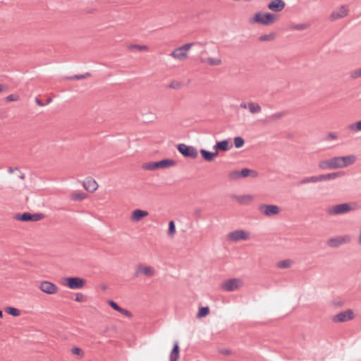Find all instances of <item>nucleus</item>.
<instances>
[{
	"mask_svg": "<svg viewBox=\"0 0 361 361\" xmlns=\"http://www.w3.org/2000/svg\"><path fill=\"white\" fill-rule=\"evenodd\" d=\"M207 62L210 66H218L221 63V60L217 58H208Z\"/></svg>",
	"mask_w": 361,
	"mask_h": 361,
	"instance_id": "41",
	"label": "nucleus"
},
{
	"mask_svg": "<svg viewBox=\"0 0 361 361\" xmlns=\"http://www.w3.org/2000/svg\"><path fill=\"white\" fill-rule=\"evenodd\" d=\"M276 35L274 33L262 35L259 37L261 42L272 41L275 39Z\"/></svg>",
	"mask_w": 361,
	"mask_h": 361,
	"instance_id": "33",
	"label": "nucleus"
},
{
	"mask_svg": "<svg viewBox=\"0 0 361 361\" xmlns=\"http://www.w3.org/2000/svg\"><path fill=\"white\" fill-rule=\"evenodd\" d=\"M5 311L7 314H8L13 317H18L20 314V310L13 307H7L5 309Z\"/></svg>",
	"mask_w": 361,
	"mask_h": 361,
	"instance_id": "30",
	"label": "nucleus"
},
{
	"mask_svg": "<svg viewBox=\"0 0 361 361\" xmlns=\"http://www.w3.org/2000/svg\"><path fill=\"white\" fill-rule=\"evenodd\" d=\"M76 302H85L86 301V297L81 293H76L75 299Z\"/></svg>",
	"mask_w": 361,
	"mask_h": 361,
	"instance_id": "46",
	"label": "nucleus"
},
{
	"mask_svg": "<svg viewBox=\"0 0 361 361\" xmlns=\"http://www.w3.org/2000/svg\"><path fill=\"white\" fill-rule=\"evenodd\" d=\"M3 317V312L0 310V318Z\"/></svg>",
	"mask_w": 361,
	"mask_h": 361,
	"instance_id": "60",
	"label": "nucleus"
},
{
	"mask_svg": "<svg viewBox=\"0 0 361 361\" xmlns=\"http://www.w3.org/2000/svg\"><path fill=\"white\" fill-rule=\"evenodd\" d=\"M318 166L319 169L323 170L334 169L331 159L319 161Z\"/></svg>",
	"mask_w": 361,
	"mask_h": 361,
	"instance_id": "26",
	"label": "nucleus"
},
{
	"mask_svg": "<svg viewBox=\"0 0 361 361\" xmlns=\"http://www.w3.org/2000/svg\"><path fill=\"white\" fill-rule=\"evenodd\" d=\"M286 6V4L283 0H272L269 3L267 7L269 10L279 12L281 11Z\"/></svg>",
	"mask_w": 361,
	"mask_h": 361,
	"instance_id": "16",
	"label": "nucleus"
},
{
	"mask_svg": "<svg viewBox=\"0 0 361 361\" xmlns=\"http://www.w3.org/2000/svg\"><path fill=\"white\" fill-rule=\"evenodd\" d=\"M85 280L80 277L71 276L65 279V286L71 289H80L85 285Z\"/></svg>",
	"mask_w": 361,
	"mask_h": 361,
	"instance_id": "7",
	"label": "nucleus"
},
{
	"mask_svg": "<svg viewBox=\"0 0 361 361\" xmlns=\"http://www.w3.org/2000/svg\"><path fill=\"white\" fill-rule=\"evenodd\" d=\"M19 97L17 95L10 94L6 97V99L7 102H13L18 100Z\"/></svg>",
	"mask_w": 361,
	"mask_h": 361,
	"instance_id": "52",
	"label": "nucleus"
},
{
	"mask_svg": "<svg viewBox=\"0 0 361 361\" xmlns=\"http://www.w3.org/2000/svg\"><path fill=\"white\" fill-rule=\"evenodd\" d=\"M89 76H90V73H85L84 74L74 75L73 76L68 78V79H69V80H82V79H85Z\"/></svg>",
	"mask_w": 361,
	"mask_h": 361,
	"instance_id": "37",
	"label": "nucleus"
},
{
	"mask_svg": "<svg viewBox=\"0 0 361 361\" xmlns=\"http://www.w3.org/2000/svg\"><path fill=\"white\" fill-rule=\"evenodd\" d=\"M200 152L202 158L207 161H212L218 155V152L216 150L214 152H209L207 149H201Z\"/></svg>",
	"mask_w": 361,
	"mask_h": 361,
	"instance_id": "20",
	"label": "nucleus"
},
{
	"mask_svg": "<svg viewBox=\"0 0 361 361\" xmlns=\"http://www.w3.org/2000/svg\"><path fill=\"white\" fill-rule=\"evenodd\" d=\"M235 197L240 204H244L246 201L251 200L252 198L250 195L235 196Z\"/></svg>",
	"mask_w": 361,
	"mask_h": 361,
	"instance_id": "39",
	"label": "nucleus"
},
{
	"mask_svg": "<svg viewBox=\"0 0 361 361\" xmlns=\"http://www.w3.org/2000/svg\"><path fill=\"white\" fill-rule=\"evenodd\" d=\"M197 44H200V45H204V44H202L200 42H197Z\"/></svg>",
	"mask_w": 361,
	"mask_h": 361,
	"instance_id": "62",
	"label": "nucleus"
},
{
	"mask_svg": "<svg viewBox=\"0 0 361 361\" xmlns=\"http://www.w3.org/2000/svg\"><path fill=\"white\" fill-rule=\"evenodd\" d=\"M19 178L22 180L25 179V174L23 173H20Z\"/></svg>",
	"mask_w": 361,
	"mask_h": 361,
	"instance_id": "58",
	"label": "nucleus"
},
{
	"mask_svg": "<svg viewBox=\"0 0 361 361\" xmlns=\"http://www.w3.org/2000/svg\"><path fill=\"white\" fill-rule=\"evenodd\" d=\"M39 288L42 292L49 295L56 293L58 290V287L54 283L48 281H42Z\"/></svg>",
	"mask_w": 361,
	"mask_h": 361,
	"instance_id": "12",
	"label": "nucleus"
},
{
	"mask_svg": "<svg viewBox=\"0 0 361 361\" xmlns=\"http://www.w3.org/2000/svg\"><path fill=\"white\" fill-rule=\"evenodd\" d=\"M179 354H180V348H179L178 341H176L173 343L172 350L171 351V353L169 355V360L170 361H178V358H179Z\"/></svg>",
	"mask_w": 361,
	"mask_h": 361,
	"instance_id": "22",
	"label": "nucleus"
},
{
	"mask_svg": "<svg viewBox=\"0 0 361 361\" xmlns=\"http://www.w3.org/2000/svg\"><path fill=\"white\" fill-rule=\"evenodd\" d=\"M359 77H361V68L354 71L351 73V78H357Z\"/></svg>",
	"mask_w": 361,
	"mask_h": 361,
	"instance_id": "49",
	"label": "nucleus"
},
{
	"mask_svg": "<svg viewBox=\"0 0 361 361\" xmlns=\"http://www.w3.org/2000/svg\"><path fill=\"white\" fill-rule=\"evenodd\" d=\"M35 102L36 104L39 106H45V104L43 103L39 99H38L37 97L35 98Z\"/></svg>",
	"mask_w": 361,
	"mask_h": 361,
	"instance_id": "54",
	"label": "nucleus"
},
{
	"mask_svg": "<svg viewBox=\"0 0 361 361\" xmlns=\"http://www.w3.org/2000/svg\"><path fill=\"white\" fill-rule=\"evenodd\" d=\"M173 58L176 59H178L180 61L184 60L188 57L187 52H184V51L181 49V47H178L175 49L171 54Z\"/></svg>",
	"mask_w": 361,
	"mask_h": 361,
	"instance_id": "21",
	"label": "nucleus"
},
{
	"mask_svg": "<svg viewBox=\"0 0 361 361\" xmlns=\"http://www.w3.org/2000/svg\"><path fill=\"white\" fill-rule=\"evenodd\" d=\"M291 263L292 262L290 259L281 260L277 263V267L280 269H286L290 267Z\"/></svg>",
	"mask_w": 361,
	"mask_h": 361,
	"instance_id": "35",
	"label": "nucleus"
},
{
	"mask_svg": "<svg viewBox=\"0 0 361 361\" xmlns=\"http://www.w3.org/2000/svg\"><path fill=\"white\" fill-rule=\"evenodd\" d=\"M239 172L240 178H245L248 176L255 178L258 176V173L256 171L251 170L247 168L243 169L241 171H239Z\"/></svg>",
	"mask_w": 361,
	"mask_h": 361,
	"instance_id": "25",
	"label": "nucleus"
},
{
	"mask_svg": "<svg viewBox=\"0 0 361 361\" xmlns=\"http://www.w3.org/2000/svg\"><path fill=\"white\" fill-rule=\"evenodd\" d=\"M344 174L343 172L341 171H337V172H332L330 173L326 174H321L319 175V181H326L329 180L336 179L337 178H339L342 176Z\"/></svg>",
	"mask_w": 361,
	"mask_h": 361,
	"instance_id": "18",
	"label": "nucleus"
},
{
	"mask_svg": "<svg viewBox=\"0 0 361 361\" xmlns=\"http://www.w3.org/2000/svg\"><path fill=\"white\" fill-rule=\"evenodd\" d=\"M201 212H202V211H201V209H200L197 208V209H195V215H196L197 217H199V216H200V214H201Z\"/></svg>",
	"mask_w": 361,
	"mask_h": 361,
	"instance_id": "55",
	"label": "nucleus"
},
{
	"mask_svg": "<svg viewBox=\"0 0 361 361\" xmlns=\"http://www.w3.org/2000/svg\"><path fill=\"white\" fill-rule=\"evenodd\" d=\"M176 233V225L173 221H170L169 223L168 235L173 236Z\"/></svg>",
	"mask_w": 361,
	"mask_h": 361,
	"instance_id": "40",
	"label": "nucleus"
},
{
	"mask_svg": "<svg viewBox=\"0 0 361 361\" xmlns=\"http://www.w3.org/2000/svg\"><path fill=\"white\" fill-rule=\"evenodd\" d=\"M354 209H355V203L346 202L330 207L326 209V212L330 216H336L348 214Z\"/></svg>",
	"mask_w": 361,
	"mask_h": 361,
	"instance_id": "1",
	"label": "nucleus"
},
{
	"mask_svg": "<svg viewBox=\"0 0 361 361\" xmlns=\"http://www.w3.org/2000/svg\"><path fill=\"white\" fill-rule=\"evenodd\" d=\"M233 147V145L230 143L228 140H223L216 143L213 146V149L218 153L219 151L226 152Z\"/></svg>",
	"mask_w": 361,
	"mask_h": 361,
	"instance_id": "15",
	"label": "nucleus"
},
{
	"mask_svg": "<svg viewBox=\"0 0 361 361\" xmlns=\"http://www.w3.org/2000/svg\"><path fill=\"white\" fill-rule=\"evenodd\" d=\"M331 159L334 169L342 168L341 157H335L331 158Z\"/></svg>",
	"mask_w": 361,
	"mask_h": 361,
	"instance_id": "31",
	"label": "nucleus"
},
{
	"mask_svg": "<svg viewBox=\"0 0 361 361\" xmlns=\"http://www.w3.org/2000/svg\"><path fill=\"white\" fill-rule=\"evenodd\" d=\"M219 352L224 355H229L231 353V350L228 349H220Z\"/></svg>",
	"mask_w": 361,
	"mask_h": 361,
	"instance_id": "53",
	"label": "nucleus"
},
{
	"mask_svg": "<svg viewBox=\"0 0 361 361\" xmlns=\"http://www.w3.org/2000/svg\"><path fill=\"white\" fill-rule=\"evenodd\" d=\"M71 351L75 355H83V351L80 348H78V347L73 348Z\"/></svg>",
	"mask_w": 361,
	"mask_h": 361,
	"instance_id": "51",
	"label": "nucleus"
},
{
	"mask_svg": "<svg viewBox=\"0 0 361 361\" xmlns=\"http://www.w3.org/2000/svg\"><path fill=\"white\" fill-rule=\"evenodd\" d=\"M348 8L345 6H341L338 11H334L330 16L331 20H335L345 16L348 14Z\"/></svg>",
	"mask_w": 361,
	"mask_h": 361,
	"instance_id": "17",
	"label": "nucleus"
},
{
	"mask_svg": "<svg viewBox=\"0 0 361 361\" xmlns=\"http://www.w3.org/2000/svg\"><path fill=\"white\" fill-rule=\"evenodd\" d=\"M319 181V176H312L310 177H305L300 180L298 183V185H304L310 183H317Z\"/></svg>",
	"mask_w": 361,
	"mask_h": 361,
	"instance_id": "27",
	"label": "nucleus"
},
{
	"mask_svg": "<svg viewBox=\"0 0 361 361\" xmlns=\"http://www.w3.org/2000/svg\"><path fill=\"white\" fill-rule=\"evenodd\" d=\"M341 159L342 168H345L353 164L356 160V157L354 155L341 157Z\"/></svg>",
	"mask_w": 361,
	"mask_h": 361,
	"instance_id": "24",
	"label": "nucleus"
},
{
	"mask_svg": "<svg viewBox=\"0 0 361 361\" xmlns=\"http://www.w3.org/2000/svg\"><path fill=\"white\" fill-rule=\"evenodd\" d=\"M338 137L336 133H329L325 137L324 140L326 141L336 140Z\"/></svg>",
	"mask_w": 361,
	"mask_h": 361,
	"instance_id": "45",
	"label": "nucleus"
},
{
	"mask_svg": "<svg viewBox=\"0 0 361 361\" xmlns=\"http://www.w3.org/2000/svg\"><path fill=\"white\" fill-rule=\"evenodd\" d=\"M195 43L194 42H190V43H188V44H185L183 46H181V49L184 51V52H187L188 50H189Z\"/></svg>",
	"mask_w": 361,
	"mask_h": 361,
	"instance_id": "50",
	"label": "nucleus"
},
{
	"mask_svg": "<svg viewBox=\"0 0 361 361\" xmlns=\"http://www.w3.org/2000/svg\"><path fill=\"white\" fill-rule=\"evenodd\" d=\"M177 149L184 157L186 158L195 159L198 155L197 150L195 147L189 146L183 143L178 145Z\"/></svg>",
	"mask_w": 361,
	"mask_h": 361,
	"instance_id": "4",
	"label": "nucleus"
},
{
	"mask_svg": "<svg viewBox=\"0 0 361 361\" xmlns=\"http://www.w3.org/2000/svg\"><path fill=\"white\" fill-rule=\"evenodd\" d=\"M118 312H120L121 314L126 316L127 317H132V314L130 311H128V310L123 309L121 307H120L119 310H118Z\"/></svg>",
	"mask_w": 361,
	"mask_h": 361,
	"instance_id": "47",
	"label": "nucleus"
},
{
	"mask_svg": "<svg viewBox=\"0 0 361 361\" xmlns=\"http://www.w3.org/2000/svg\"><path fill=\"white\" fill-rule=\"evenodd\" d=\"M279 16L271 13L257 12L255 14L252 23H257L264 25H271L278 20Z\"/></svg>",
	"mask_w": 361,
	"mask_h": 361,
	"instance_id": "2",
	"label": "nucleus"
},
{
	"mask_svg": "<svg viewBox=\"0 0 361 361\" xmlns=\"http://www.w3.org/2000/svg\"><path fill=\"white\" fill-rule=\"evenodd\" d=\"M14 218L16 220L24 222L37 221L44 218V214L42 213L30 214L29 212H24L23 214H16Z\"/></svg>",
	"mask_w": 361,
	"mask_h": 361,
	"instance_id": "5",
	"label": "nucleus"
},
{
	"mask_svg": "<svg viewBox=\"0 0 361 361\" xmlns=\"http://www.w3.org/2000/svg\"><path fill=\"white\" fill-rule=\"evenodd\" d=\"M18 169L17 167H16V168L9 167L8 169V172L9 173H12L15 170H18Z\"/></svg>",
	"mask_w": 361,
	"mask_h": 361,
	"instance_id": "57",
	"label": "nucleus"
},
{
	"mask_svg": "<svg viewBox=\"0 0 361 361\" xmlns=\"http://www.w3.org/2000/svg\"><path fill=\"white\" fill-rule=\"evenodd\" d=\"M248 108L252 114H257L261 111V106L258 104L254 102L248 103Z\"/></svg>",
	"mask_w": 361,
	"mask_h": 361,
	"instance_id": "28",
	"label": "nucleus"
},
{
	"mask_svg": "<svg viewBox=\"0 0 361 361\" xmlns=\"http://www.w3.org/2000/svg\"><path fill=\"white\" fill-rule=\"evenodd\" d=\"M154 274V269L152 267L140 264L136 267L133 276L136 278L140 274H143L147 276H152Z\"/></svg>",
	"mask_w": 361,
	"mask_h": 361,
	"instance_id": "10",
	"label": "nucleus"
},
{
	"mask_svg": "<svg viewBox=\"0 0 361 361\" xmlns=\"http://www.w3.org/2000/svg\"><path fill=\"white\" fill-rule=\"evenodd\" d=\"M286 114H287L286 111L276 112V113L272 114L267 116L262 121V122L264 124H269V123H271L277 120L281 119V118L285 116Z\"/></svg>",
	"mask_w": 361,
	"mask_h": 361,
	"instance_id": "14",
	"label": "nucleus"
},
{
	"mask_svg": "<svg viewBox=\"0 0 361 361\" xmlns=\"http://www.w3.org/2000/svg\"><path fill=\"white\" fill-rule=\"evenodd\" d=\"M128 49L130 51L137 49L138 51H147L148 49V47L146 45L129 44Z\"/></svg>",
	"mask_w": 361,
	"mask_h": 361,
	"instance_id": "32",
	"label": "nucleus"
},
{
	"mask_svg": "<svg viewBox=\"0 0 361 361\" xmlns=\"http://www.w3.org/2000/svg\"><path fill=\"white\" fill-rule=\"evenodd\" d=\"M148 215V212L147 211L141 210L139 209H137L133 212L132 214V220L134 221H140L143 217Z\"/></svg>",
	"mask_w": 361,
	"mask_h": 361,
	"instance_id": "23",
	"label": "nucleus"
},
{
	"mask_svg": "<svg viewBox=\"0 0 361 361\" xmlns=\"http://www.w3.org/2000/svg\"><path fill=\"white\" fill-rule=\"evenodd\" d=\"M245 140L243 137L238 136L234 138V145L236 148H240L243 146Z\"/></svg>",
	"mask_w": 361,
	"mask_h": 361,
	"instance_id": "38",
	"label": "nucleus"
},
{
	"mask_svg": "<svg viewBox=\"0 0 361 361\" xmlns=\"http://www.w3.org/2000/svg\"><path fill=\"white\" fill-rule=\"evenodd\" d=\"M182 87V84L180 82L177 80H173L171 81L168 87L175 90H178Z\"/></svg>",
	"mask_w": 361,
	"mask_h": 361,
	"instance_id": "43",
	"label": "nucleus"
},
{
	"mask_svg": "<svg viewBox=\"0 0 361 361\" xmlns=\"http://www.w3.org/2000/svg\"><path fill=\"white\" fill-rule=\"evenodd\" d=\"M228 177L231 180H235L240 178L239 171H232L228 174Z\"/></svg>",
	"mask_w": 361,
	"mask_h": 361,
	"instance_id": "36",
	"label": "nucleus"
},
{
	"mask_svg": "<svg viewBox=\"0 0 361 361\" xmlns=\"http://www.w3.org/2000/svg\"><path fill=\"white\" fill-rule=\"evenodd\" d=\"M86 194L84 192H77L72 195L71 199L75 201L82 200L85 199Z\"/></svg>",
	"mask_w": 361,
	"mask_h": 361,
	"instance_id": "42",
	"label": "nucleus"
},
{
	"mask_svg": "<svg viewBox=\"0 0 361 361\" xmlns=\"http://www.w3.org/2000/svg\"><path fill=\"white\" fill-rule=\"evenodd\" d=\"M348 128L353 132L361 131V120L350 124Z\"/></svg>",
	"mask_w": 361,
	"mask_h": 361,
	"instance_id": "34",
	"label": "nucleus"
},
{
	"mask_svg": "<svg viewBox=\"0 0 361 361\" xmlns=\"http://www.w3.org/2000/svg\"><path fill=\"white\" fill-rule=\"evenodd\" d=\"M350 238L348 235L337 236L331 238L327 241V245L331 247H338L341 245L350 242Z\"/></svg>",
	"mask_w": 361,
	"mask_h": 361,
	"instance_id": "11",
	"label": "nucleus"
},
{
	"mask_svg": "<svg viewBox=\"0 0 361 361\" xmlns=\"http://www.w3.org/2000/svg\"><path fill=\"white\" fill-rule=\"evenodd\" d=\"M2 90H3V85H0V92L2 91Z\"/></svg>",
	"mask_w": 361,
	"mask_h": 361,
	"instance_id": "61",
	"label": "nucleus"
},
{
	"mask_svg": "<svg viewBox=\"0 0 361 361\" xmlns=\"http://www.w3.org/2000/svg\"><path fill=\"white\" fill-rule=\"evenodd\" d=\"M176 165V161L170 159H164L162 160L148 162L142 165V169L145 170L154 171L158 169H167Z\"/></svg>",
	"mask_w": 361,
	"mask_h": 361,
	"instance_id": "3",
	"label": "nucleus"
},
{
	"mask_svg": "<svg viewBox=\"0 0 361 361\" xmlns=\"http://www.w3.org/2000/svg\"><path fill=\"white\" fill-rule=\"evenodd\" d=\"M259 211L266 216H272L279 214L280 208L275 204H260L258 207Z\"/></svg>",
	"mask_w": 361,
	"mask_h": 361,
	"instance_id": "6",
	"label": "nucleus"
},
{
	"mask_svg": "<svg viewBox=\"0 0 361 361\" xmlns=\"http://www.w3.org/2000/svg\"><path fill=\"white\" fill-rule=\"evenodd\" d=\"M240 106L242 108V109H247L248 107V104H246L245 102H242L240 104Z\"/></svg>",
	"mask_w": 361,
	"mask_h": 361,
	"instance_id": "56",
	"label": "nucleus"
},
{
	"mask_svg": "<svg viewBox=\"0 0 361 361\" xmlns=\"http://www.w3.org/2000/svg\"><path fill=\"white\" fill-rule=\"evenodd\" d=\"M354 317V313L352 310H347L339 312L336 315L334 316L333 321L334 322H345L349 321Z\"/></svg>",
	"mask_w": 361,
	"mask_h": 361,
	"instance_id": "9",
	"label": "nucleus"
},
{
	"mask_svg": "<svg viewBox=\"0 0 361 361\" xmlns=\"http://www.w3.org/2000/svg\"><path fill=\"white\" fill-rule=\"evenodd\" d=\"M240 280L237 279H230L226 280L221 284V288L226 291H234L239 288Z\"/></svg>",
	"mask_w": 361,
	"mask_h": 361,
	"instance_id": "13",
	"label": "nucleus"
},
{
	"mask_svg": "<svg viewBox=\"0 0 361 361\" xmlns=\"http://www.w3.org/2000/svg\"><path fill=\"white\" fill-rule=\"evenodd\" d=\"M306 28H307V25L305 23L296 24L291 26V29L295 30H303Z\"/></svg>",
	"mask_w": 361,
	"mask_h": 361,
	"instance_id": "44",
	"label": "nucleus"
},
{
	"mask_svg": "<svg viewBox=\"0 0 361 361\" xmlns=\"http://www.w3.org/2000/svg\"><path fill=\"white\" fill-rule=\"evenodd\" d=\"M83 187L88 192H93L97 189L98 185L94 179L90 178L83 182Z\"/></svg>",
	"mask_w": 361,
	"mask_h": 361,
	"instance_id": "19",
	"label": "nucleus"
},
{
	"mask_svg": "<svg viewBox=\"0 0 361 361\" xmlns=\"http://www.w3.org/2000/svg\"><path fill=\"white\" fill-rule=\"evenodd\" d=\"M228 238L233 242L246 240L249 238V233L243 230H235L228 233Z\"/></svg>",
	"mask_w": 361,
	"mask_h": 361,
	"instance_id": "8",
	"label": "nucleus"
},
{
	"mask_svg": "<svg viewBox=\"0 0 361 361\" xmlns=\"http://www.w3.org/2000/svg\"><path fill=\"white\" fill-rule=\"evenodd\" d=\"M209 307H207V306L201 307L200 308H199L198 312L197 314V318L205 317L206 316H207L209 314Z\"/></svg>",
	"mask_w": 361,
	"mask_h": 361,
	"instance_id": "29",
	"label": "nucleus"
},
{
	"mask_svg": "<svg viewBox=\"0 0 361 361\" xmlns=\"http://www.w3.org/2000/svg\"><path fill=\"white\" fill-rule=\"evenodd\" d=\"M51 100H52V99H51V98H49V99H47V104H49V102H51Z\"/></svg>",
	"mask_w": 361,
	"mask_h": 361,
	"instance_id": "59",
	"label": "nucleus"
},
{
	"mask_svg": "<svg viewBox=\"0 0 361 361\" xmlns=\"http://www.w3.org/2000/svg\"><path fill=\"white\" fill-rule=\"evenodd\" d=\"M108 304L111 308H113L116 311H118L120 308V306L113 300H109Z\"/></svg>",
	"mask_w": 361,
	"mask_h": 361,
	"instance_id": "48",
	"label": "nucleus"
}]
</instances>
